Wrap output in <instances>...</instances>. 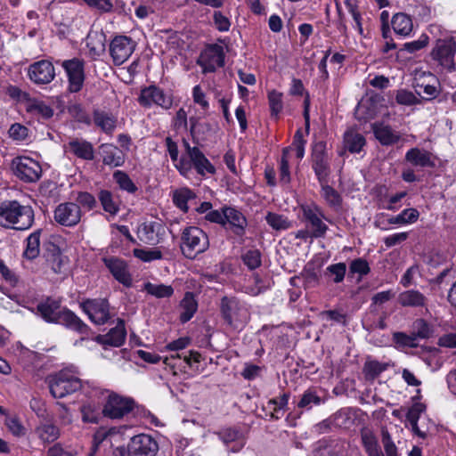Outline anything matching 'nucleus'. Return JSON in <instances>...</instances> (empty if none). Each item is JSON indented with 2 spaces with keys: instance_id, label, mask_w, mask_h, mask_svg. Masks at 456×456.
Masks as SVG:
<instances>
[{
  "instance_id": "f257e3e1",
  "label": "nucleus",
  "mask_w": 456,
  "mask_h": 456,
  "mask_svg": "<svg viewBox=\"0 0 456 456\" xmlns=\"http://www.w3.org/2000/svg\"><path fill=\"white\" fill-rule=\"evenodd\" d=\"M33 208L21 205L18 200H4L0 203V226L18 231L29 229L34 224Z\"/></svg>"
},
{
  "instance_id": "f03ea898",
  "label": "nucleus",
  "mask_w": 456,
  "mask_h": 456,
  "mask_svg": "<svg viewBox=\"0 0 456 456\" xmlns=\"http://www.w3.org/2000/svg\"><path fill=\"white\" fill-rule=\"evenodd\" d=\"M181 250L190 259L195 258L199 254L205 252L209 247L207 233L199 227H186L181 236Z\"/></svg>"
},
{
  "instance_id": "7ed1b4c3",
  "label": "nucleus",
  "mask_w": 456,
  "mask_h": 456,
  "mask_svg": "<svg viewBox=\"0 0 456 456\" xmlns=\"http://www.w3.org/2000/svg\"><path fill=\"white\" fill-rule=\"evenodd\" d=\"M50 393L54 398H63L82 387L81 380L67 370H62L46 379Z\"/></svg>"
},
{
  "instance_id": "20e7f679",
  "label": "nucleus",
  "mask_w": 456,
  "mask_h": 456,
  "mask_svg": "<svg viewBox=\"0 0 456 456\" xmlns=\"http://www.w3.org/2000/svg\"><path fill=\"white\" fill-rule=\"evenodd\" d=\"M456 54V42L452 37L439 38L436 41L430 53L432 61L438 67L447 72L456 70L454 57Z\"/></svg>"
},
{
  "instance_id": "39448f33",
  "label": "nucleus",
  "mask_w": 456,
  "mask_h": 456,
  "mask_svg": "<svg viewBox=\"0 0 456 456\" xmlns=\"http://www.w3.org/2000/svg\"><path fill=\"white\" fill-rule=\"evenodd\" d=\"M220 310L225 322L234 329L244 325L249 318L246 305L234 297H224L221 299Z\"/></svg>"
},
{
  "instance_id": "423d86ee",
  "label": "nucleus",
  "mask_w": 456,
  "mask_h": 456,
  "mask_svg": "<svg viewBox=\"0 0 456 456\" xmlns=\"http://www.w3.org/2000/svg\"><path fill=\"white\" fill-rule=\"evenodd\" d=\"M137 102L143 108L149 109L155 105L167 110L173 106V95L155 85H151L141 89Z\"/></svg>"
},
{
  "instance_id": "0eeeda50",
  "label": "nucleus",
  "mask_w": 456,
  "mask_h": 456,
  "mask_svg": "<svg viewBox=\"0 0 456 456\" xmlns=\"http://www.w3.org/2000/svg\"><path fill=\"white\" fill-rule=\"evenodd\" d=\"M13 174L16 177L25 183H35L42 175L40 164L29 157H16L11 164Z\"/></svg>"
},
{
  "instance_id": "6e6552de",
  "label": "nucleus",
  "mask_w": 456,
  "mask_h": 456,
  "mask_svg": "<svg viewBox=\"0 0 456 456\" xmlns=\"http://www.w3.org/2000/svg\"><path fill=\"white\" fill-rule=\"evenodd\" d=\"M311 167L319 183L329 182L331 174L330 158L326 151L325 143L322 142L315 143L313 147Z\"/></svg>"
},
{
  "instance_id": "1a4fd4ad",
  "label": "nucleus",
  "mask_w": 456,
  "mask_h": 456,
  "mask_svg": "<svg viewBox=\"0 0 456 456\" xmlns=\"http://www.w3.org/2000/svg\"><path fill=\"white\" fill-rule=\"evenodd\" d=\"M303 220L306 223V228L311 230L312 238L324 237L328 226L322 222L324 214L322 208L314 204H306L301 206Z\"/></svg>"
},
{
  "instance_id": "9d476101",
  "label": "nucleus",
  "mask_w": 456,
  "mask_h": 456,
  "mask_svg": "<svg viewBox=\"0 0 456 456\" xmlns=\"http://www.w3.org/2000/svg\"><path fill=\"white\" fill-rule=\"evenodd\" d=\"M85 64V61L77 57L61 61V67L68 77L70 93H77L82 89L86 78Z\"/></svg>"
},
{
  "instance_id": "9b49d317",
  "label": "nucleus",
  "mask_w": 456,
  "mask_h": 456,
  "mask_svg": "<svg viewBox=\"0 0 456 456\" xmlns=\"http://www.w3.org/2000/svg\"><path fill=\"white\" fill-rule=\"evenodd\" d=\"M80 307L96 325L105 324L110 319V304L105 298L86 299L80 303Z\"/></svg>"
},
{
  "instance_id": "f8f14e48",
  "label": "nucleus",
  "mask_w": 456,
  "mask_h": 456,
  "mask_svg": "<svg viewBox=\"0 0 456 456\" xmlns=\"http://www.w3.org/2000/svg\"><path fill=\"white\" fill-rule=\"evenodd\" d=\"M203 73L215 72L217 68L224 65V52L219 45H208L200 55L198 61Z\"/></svg>"
},
{
  "instance_id": "ddd939ff",
  "label": "nucleus",
  "mask_w": 456,
  "mask_h": 456,
  "mask_svg": "<svg viewBox=\"0 0 456 456\" xmlns=\"http://www.w3.org/2000/svg\"><path fill=\"white\" fill-rule=\"evenodd\" d=\"M134 42L126 36H117L110 44V54L115 65L123 64L133 53Z\"/></svg>"
},
{
  "instance_id": "4468645a",
  "label": "nucleus",
  "mask_w": 456,
  "mask_h": 456,
  "mask_svg": "<svg viewBox=\"0 0 456 456\" xmlns=\"http://www.w3.org/2000/svg\"><path fill=\"white\" fill-rule=\"evenodd\" d=\"M28 76L36 85H47L54 79L56 74L51 61L41 60L28 66Z\"/></svg>"
},
{
  "instance_id": "2eb2a0df",
  "label": "nucleus",
  "mask_w": 456,
  "mask_h": 456,
  "mask_svg": "<svg viewBox=\"0 0 456 456\" xmlns=\"http://www.w3.org/2000/svg\"><path fill=\"white\" fill-rule=\"evenodd\" d=\"M134 407V401L129 398H124L116 394L109 395L102 413L110 419H120L124 415L129 413Z\"/></svg>"
},
{
  "instance_id": "dca6fc26",
  "label": "nucleus",
  "mask_w": 456,
  "mask_h": 456,
  "mask_svg": "<svg viewBox=\"0 0 456 456\" xmlns=\"http://www.w3.org/2000/svg\"><path fill=\"white\" fill-rule=\"evenodd\" d=\"M431 82L437 83V80L430 72H421L414 78L415 92L425 101H431L439 94V89Z\"/></svg>"
},
{
  "instance_id": "f3484780",
  "label": "nucleus",
  "mask_w": 456,
  "mask_h": 456,
  "mask_svg": "<svg viewBox=\"0 0 456 456\" xmlns=\"http://www.w3.org/2000/svg\"><path fill=\"white\" fill-rule=\"evenodd\" d=\"M158 451V443L149 435L134 436L129 442L131 456H155Z\"/></svg>"
},
{
  "instance_id": "a211bd4d",
  "label": "nucleus",
  "mask_w": 456,
  "mask_h": 456,
  "mask_svg": "<svg viewBox=\"0 0 456 456\" xmlns=\"http://www.w3.org/2000/svg\"><path fill=\"white\" fill-rule=\"evenodd\" d=\"M54 219L64 226H74L81 219V209L77 203L60 204L54 210Z\"/></svg>"
},
{
  "instance_id": "6ab92c4d",
  "label": "nucleus",
  "mask_w": 456,
  "mask_h": 456,
  "mask_svg": "<svg viewBox=\"0 0 456 456\" xmlns=\"http://www.w3.org/2000/svg\"><path fill=\"white\" fill-rule=\"evenodd\" d=\"M184 146L187 158L190 159L192 167L196 169L199 175H213L216 172L215 167L209 162V160L205 157L203 152L198 147H191L185 141Z\"/></svg>"
},
{
  "instance_id": "aec40b11",
  "label": "nucleus",
  "mask_w": 456,
  "mask_h": 456,
  "mask_svg": "<svg viewBox=\"0 0 456 456\" xmlns=\"http://www.w3.org/2000/svg\"><path fill=\"white\" fill-rule=\"evenodd\" d=\"M102 261L114 278L126 287L132 285V278L126 262L115 256H106Z\"/></svg>"
},
{
  "instance_id": "412c9836",
  "label": "nucleus",
  "mask_w": 456,
  "mask_h": 456,
  "mask_svg": "<svg viewBox=\"0 0 456 456\" xmlns=\"http://www.w3.org/2000/svg\"><path fill=\"white\" fill-rule=\"evenodd\" d=\"M164 233L165 226L158 221L145 222L138 229L140 240L151 245L158 243Z\"/></svg>"
},
{
  "instance_id": "4be33fe9",
  "label": "nucleus",
  "mask_w": 456,
  "mask_h": 456,
  "mask_svg": "<svg viewBox=\"0 0 456 456\" xmlns=\"http://www.w3.org/2000/svg\"><path fill=\"white\" fill-rule=\"evenodd\" d=\"M404 159L411 166L416 167H434L436 166L433 159V154L425 150L418 147L410 149L406 153Z\"/></svg>"
},
{
  "instance_id": "5701e85b",
  "label": "nucleus",
  "mask_w": 456,
  "mask_h": 456,
  "mask_svg": "<svg viewBox=\"0 0 456 456\" xmlns=\"http://www.w3.org/2000/svg\"><path fill=\"white\" fill-rule=\"evenodd\" d=\"M371 126L375 138L383 146L394 145L401 139L400 134L395 131L389 125L375 122Z\"/></svg>"
},
{
  "instance_id": "b1692460",
  "label": "nucleus",
  "mask_w": 456,
  "mask_h": 456,
  "mask_svg": "<svg viewBox=\"0 0 456 456\" xmlns=\"http://www.w3.org/2000/svg\"><path fill=\"white\" fill-rule=\"evenodd\" d=\"M59 324L64 325L69 330H72L81 335H89L91 329L77 315H76L69 309H63L61 316H59Z\"/></svg>"
},
{
  "instance_id": "393cba45",
  "label": "nucleus",
  "mask_w": 456,
  "mask_h": 456,
  "mask_svg": "<svg viewBox=\"0 0 456 456\" xmlns=\"http://www.w3.org/2000/svg\"><path fill=\"white\" fill-rule=\"evenodd\" d=\"M66 149L83 160H93L94 159V149L93 144L81 138L71 139L66 145Z\"/></svg>"
},
{
  "instance_id": "a878e982",
  "label": "nucleus",
  "mask_w": 456,
  "mask_h": 456,
  "mask_svg": "<svg viewBox=\"0 0 456 456\" xmlns=\"http://www.w3.org/2000/svg\"><path fill=\"white\" fill-rule=\"evenodd\" d=\"M100 154L102 158V163L110 167H121L125 163V154L114 144H102L100 146Z\"/></svg>"
},
{
  "instance_id": "bb28decb",
  "label": "nucleus",
  "mask_w": 456,
  "mask_h": 456,
  "mask_svg": "<svg viewBox=\"0 0 456 456\" xmlns=\"http://www.w3.org/2000/svg\"><path fill=\"white\" fill-rule=\"evenodd\" d=\"M37 309L45 321L54 323L58 322L59 316H61L62 312L61 310V301L51 297H47L40 302Z\"/></svg>"
},
{
  "instance_id": "cd10ccee",
  "label": "nucleus",
  "mask_w": 456,
  "mask_h": 456,
  "mask_svg": "<svg viewBox=\"0 0 456 456\" xmlns=\"http://www.w3.org/2000/svg\"><path fill=\"white\" fill-rule=\"evenodd\" d=\"M224 217L226 227L232 231L238 236L245 233L247 219L241 212L233 208H224Z\"/></svg>"
},
{
  "instance_id": "c85d7f7f",
  "label": "nucleus",
  "mask_w": 456,
  "mask_h": 456,
  "mask_svg": "<svg viewBox=\"0 0 456 456\" xmlns=\"http://www.w3.org/2000/svg\"><path fill=\"white\" fill-rule=\"evenodd\" d=\"M223 443L231 446L230 450L233 452H239L245 444L242 433L234 428H225L217 433Z\"/></svg>"
},
{
  "instance_id": "c756f323",
  "label": "nucleus",
  "mask_w": 456,
  "mask_h": 456,
  "mask_svg": "<svg viewBox=\"0 0 456 456\" xmlns=\"http://www.w3.org/2000/svg\"><path fill=\"white\" fill-rule=\"evenodd\" d=\"M126 330L124 322L122 320H118V324L110 330V331L106 335H98L95 338V341L100 344H107L113 346H120L125 341L126 338Z\"/></svg>"
},
{
  "instance_id": "7c9ffc66",
  "label": "nucleus",
  "mask_w": 456,
  "mask_h": 456,
  "mask_svg": "<svg viewBox=\"0 0 456 456\" xmlns=\"http://www.w3.org/2000/svg\"><path fill=\"white\" fill-rule=\"evenodd\" d=\"M46 262L55 273L64 272L67 264V257L61 254L60 248L54 243H49L45 252Z\"/></svg>"
},
{
  "instance_id": "2f4dec72",
  "label": "nucleus",
  "mask_w": 456,
  "mask_h": 456,
  "mask_svg": "<svg viewBox=\"0 0 456 456\" xmlns=\"http://www.w3.org/2000/svg\"><path fill=\"white\" fill-rule=\"evenodd\" d=\"M428 299L417 289L405 290L399 294L398 303L403 307H427Z\"/></svg>"
},
{
  "instance_id": "473e14b6",
  "label": "nucleus",
  "mask_w": 456,
  "mask_h": 456,
  "mask_svg": "<svg viewBox=\"0 0 456 456\" xmlns=\"http://www.w3.org/2000/svg\"><path fill=\"white\" fill-rule=\"evenodd\" d=\"M35 433L45 444L53 443L60 436L59 428L51 419L40 421L35 429Z\"/></svg>"
},
{
  "instance_id": "72a5a7b5",
  "label": "nucleus",
  "mask_w": 456,
  "mask_h": 456,
  "mask_svg": "<svg viewBox=\"0 0 456 456\" xmlns=\"http://www.w3.org/2000/svg\"><path fill=\"white\" fill-rule=\"evenodd\" d=\"M106 36L102 32H91L87 36L86 46L89 49V54L96 59L105 52Z\"/></svg>"
},
{
  "instance_id": "f704fd0d",
  "label": "nucleus",
  "mask_w": 456,
  "mask_h": 456,
  "mask_svg": "<svg viewBox=\"0 0 456 456\" xmlns=\"http://www.w3.org/2000/svg\"><path fill=\"white\" fill-rule=\"evenodd\" d=\"M391 26L395 34L407 37L413 28L411 17L404 12H397L391 19Z\"/></svg>"
},
{
  "instance_id": "c9c22d12",
  "label": "nucleus",
  "mask_w": 456,
  "mask_h": 456,
  "mask_svg": "<svg viewBox=\"0 0 456 456\" xmlns=\"http://www.w3.org/2000/svg\"><path fill=\"white\" fill-rule=\"evenodd\" d=\"M366 143L364 136L350 128L344 134V147L351 153H359Z\"/></svg>"
},
{
  "instance_id": "e433bc0d",
  "label": "nucleus",
  "mask_w": 456,
  "mask_h": 456,
  "mask_svg": "<svg viewBox=\"0 0 456 456\" xmlns=\"http://www.w3.org/2000/svg\"><path fill=\"white\" fill-rule=\"evenodd\" d=\"M94 123L102 132L112 134L117 126V118L110 113L102 110H95L93 115Z\"/></svg>"
},
{
  "instance_id": "4c0bfd02",
  "label": "nucleus",
  "mask_w": 456,
  "mask_h": 456,
  "mask_svg": "<svg viewBox=\"0 0 456 456\" xmlns=\"http://www.w3.org/2000/svg\"><path fill=\"white\" fill-rule=\"evenodd\" d=\"M180 307L182 312L179 319L181 322L185 323L192 318L198 308V303L193 293L186 292L184 294V297L180 303Z\"/></svg>"
},
{
  "instance_id": "58836bf2",
  "label": "nucleus",
  "mask_w": 456,
  "mask_h": 456,
  "mask_svg": "<svg viewBox=\"0 0 456 456\" xmlns=\"http://www.w3.org/2000/svg\"><path fill=\"white\" fill-rule=\"evenodd\" d=\"M98 200L103 210L111 216H115L119 211L118 197L109 190H101L98 192Z\"/></svg>"
},
{
  "instance_id": "ea45409f",
  "label": "nucleus",
  "mask_w": 456,
  "mask_h": 456,
  "mask_svg": "<svg viewBox=\"0 0 456 456\" xmlns=\"http://www.w3.org/2000/svg\"><path fill=\"white\" fill-rule=\"evenodd\" d=\"M40 235L41 230L32 232L26 240L27 245L23 252V256L28 260L36 259L40 253Z\"/></svg>"
},
{
  "instance_id": "a19ab883",
  "label": "nucleus",
  "mask_w": 456,
  "mask_h": 456,
  "mask_svg": "<svg viewBox=\"0 0 456 456\" xmlns=\"http://www.w3.org/2000/svg\"><path fill=\"white\" fill-rule=\"evenodd\" d=\"M389 366L388 362H380L377 360L368 359L363 365L362 372L367 380H374Z\"/></svg>"
},
{
  "instance_id": "79ce46f5",
  "label": "nucleus",
  "mask_w": 456,
  "mask_h": 456,
  "mask_svg": "<svg viewBox=\"0 0 456 456\" xmlns=\"http://www.w3.org/2000/svg\"><path fill=\"white\" fill-rule=\"evenodd\" d=\"M113 179L118 185L119 189L128 193L134 194L137 191L138 187L132 181L129 175L121 170H117L113 173Z\"/></svg>"
},
{
  "instance_id": "37998d69",
  "label": "nucleus",
  "mask_w": 456,
  "mask_h": 456,
  "mask_svg": "<svg viewBox=\"0 0 456 456\" xmlns=\"http://www.w3.org/2000/svg\"><path fill=\"white\" fill-rule=\"evenodd\" d=\"M329 182L320 183L322 188V195L326 202L334 208H338L342 204V198L340 194L331 186L328 184Z\"/></svg>"
},
{
  "instance_id": "c03bdc74",
  "label": "nucleus",
  "mask_w": 456,
  "mask_h": 456,
  "mask_svg": "<svg viewBox=\"0 0 456 456\" xmlns=\"http://www.w3.org/2000/svg\"><path fill=\"white\" fill-rule=\"evenodd\" d=\"M419 216V213L416 208H406L399 215L392 216L388 219L390 224H407L415 223Z\"/></svg>"
},
{
  "instance_id": "a18cd8bd",
  "label": "nucleus",
  "mask_w": 456,
  "mask_h": 456,
  "mask_svg": "<svg viewBox=\"0 0 456 456\" xmlns=\"http://www.w3.org/2000/svg\"><path fill=\"white\" fill-rule=\"evenodd\" d=\"M194 198L195 193L191 190L188 188H183L174 192L173 201L177 208H179L183 212H187V202L188 200Z\"/></svg>"
},
{
  "instance_id": "49530a36",
  "label": "nucleus",
  "mask_w": 456,
  "mask_h": 456,
  "mask_svg": "<svg viewBox=\"0 0 456 456\" xmlns=\"http://www.w3.org/2000/svg\"><path fill=\"white\" fill-rule=\"evenodd\" d=\"M346 273L345 263H338L329 265L326 268L325 275L333 282L340 283L344 281Z\"/></svg>"
},
{
  "instance_id": "de8ad7c7",
  "label": "nucleus",
  "mask_w": 456,
  "mask_h": 456,
  "mask_svg": "<svg viewBox=\"0 0 456 456\" xmlns=\"http://www.w3.org/2000/svg\"><path fill=\"white\" fill-rule=\"evenodd\" d=\"M289 148H284L280 161L279 167V181L281 184L287 185L290 183V172L289 166Z\"/></svg>"
},
{
  "instance_id": "09e8293b",
  "label": "nucleus",
  "mask_w": 456,
  "mask_h": 456,
  "mask_svg": "<svg viewBox=\"0 0 456 456\" xmlns=\"http://www.w3.org/2000/svg\"><path fill=\"white\" fill-rule=\"evenodd\" d=\"M145 290L148 294H151L158 298L170 297L174 293L172 286L164 284H153L148 282L144 286Z\"/></svg>"
},
{
  "instance_id": "8fccbe9b",
  "label": "nucleus",
  "mask_w": 456,
  "mask_h": 456,
  "mask_svg": "<svg viewBox=\"0 0 456 456\" xmlns=\"http://www.w3.org/2000/svg\"><path fill=\"white\" fill-rule=\"evenodd\" d=\"M267 224L274 230H287L291 226V223L283 215L269 212L265 216Z\"/></svg>"
},
{
  "instance_id": "3c124183",
  "label": "nucleus",
  "mask_w": 456,
  "mask_h": 456,
  "mask_svg": "<svg viewBox=\"0 0 456 456\" xmlns=\"http://www.w3.org/2000/svg\"><path fill=\"white\" fill-rule=\"evenodd\" d=\"M321 403L322 398L317 395L316 390L310 388L304 392L297 406L299 408L310 410L313 406L319 405Z\"/></svg>"
},
{
  "instance_id": "603ef678",
  "label": "nucleus",
  "mask_w": 456,
  "mask_h": 456,
  "mask_svg": "<svg viewBox=\"0 0 456 456\" xmlns=\"http://www.w3.org/2000/svg\"><path fill=\"white\" fill-rule=\"evenodd\" d=\"M413 334L417 338H429L433 335L431 325L424 319H417L412 325Z\"/></svg>"
},
{
  "instance_id": "864d4df0",
  "label": "nucleus",
  "mask_w": 456,
  "mask_h": 456,
  "mask_svg": "<svg viewBox=\"0 0 456 456\" xmlns=\"http://www.w3.org/2000/svg\"><path fill=\"white\" fill-rule=\"evenodd\" d=\"M370 272L368 262L363 258H356L351 261L349 265V276L354 274H359L358 281L364 275H367Z\"/></svg>"
},
{
  "instance_id": "5fc2aeb1",
  "label": "nucleus",
  "mask_w": 456,
  "mask_h": 456,
  "mask_svg": "<svg viewBox=\"0 0 456 456\" xmlns=\"http://www.w3.org/2000/svg\"><path fill=\"white\" fill-rule=\"evenodd\" d=\"M288 401H289V396L286 394H284L280 398L271 399L267 403V407H271L272 404L280 403V406H278V407L274 406L273 411L270 412V417L273 419H279L283 416L284 411H285V407L288 404Z\"/></svg>"
},
{
  "instance_id": "6e6d98bb",
  "label": "nucleus",
  "mask_w": 456,
  "mask_h": 456,
  "mask_svg": "<svg viewBox=\"0 0 456 456\" xmlns=\"http://www.w3.org/2000/svg\"><path fill=\"white\" fill-rule=\"evenodd\" d=\"M395 101L398 104L411 106L419 104L421 101L411 91L399 89L395 93Z\"/></svg>"
},
{
  "instance_id": "4d7b16f0",
  "label": "nucleus",
  "mask_w": 456,
  "mask_h": 456,
  "mask_svg": "<svg viewBox=\"0 0 456 456\" xmlns=\"http://www.w3.org/2000/svg\"><path fill=\"white\" fill-rule=\"evenodd\" d=\"M361 441L365 452L380 447L374 433L366 428L361 430Z\"/></svg>"
},
{
  "instance_id": "13d9d810",
  "label": "nucleus",
  "mask_w": 456,
  "mask_h": 456,
  "mask_svg": "<svg viewBox=\"0 0 456 456\" xmlns=\"http://www.w3.org/2000/svg\"><path fill=\"white\" fill-rule=\"evenodd\" d=\"M268 100L272 116L278 117L283 108L282 94L273 90L268 94Z\"/></svg>"
},
{
  "instance_id": "bf43d9fd",
  "label": "nucleus",
  "mask_w": 456,
  "mask_h": 456,
  "mask_svg": "<svg viewBox=\"0 0 456 456\" xmlns=\"http://www.w3.org/2000/svg\"><path fill=\"white\" fill-rule=\"evenodd\" d=\"M133 253L135 257H137L138 259H140L143 262H151L152 260H157V259L162 258V253L160 250H158V249L134 248Z\"/></svg>"
},
{
  "instance_id": "052dcab7",
  "label": "nucleus",
  "mask_w": 456,
  "mask_h": 456,
  "mask_svg": "<svg viewBox=\"0 0 456 456\" xmlns=\"http://www.w3.org/2000/svg\"><path fill=\"white\" fill-rule=\"evenodd\" d=\"M244 264L251 270L261 265V253L258 249H250L242 256Z\"/></svg>"
},
{
  "instance_id": "680f3d73",
  "label": "nucleus",
  "mask_w": 456,
  "mask_h": 456,
  "mask_svg": "<svg viewBox=\"0 0 456 456\" xmlns=\"http://www.w3.org/2000/svg\"><path fill=\"white\" fill-rule=\"evenodd\" d=\"M326 451L328 456H347V444L342 440L332 441Z\"/></svg>"
},
{
  "instance_id": "e2e57ef3",
  "label": "nucleus",
  "mask_w": 456,
  "mask_h": 456,
  "mask_svg": "<svg viewBox=\"0 0 456 456\" xmlns=\"http://www.w3.org/2000/svg\"><path fill=\"white\" fill-rule=\"evenodd\" d=\"M5 425L7 426L9 431L16 436H22L26 433L24 426L17 417L6 418Z\"/></svg>"
},
{
  "instance_id": "0e129e2a",
  "label": "nucleus",
  "mask_w": 456,
  "mask_h": 456,
  "mask_svg": "<svg viewBox=\"0 0 456 456\" xmlns=\"http://www.w3.org/2000/svg\"><path fill=\"white\" fill-rule=\"evenodd\" d=\"M416 339L417 338L413 333L411 335H407L403 332L394 333V340L403 346L416 347Z\"/></svg>"
},
{
  "instance_id": "69168bd1",
  "label": "nucleus",
  "mask_w": 456,
  "mask_h": 456,
  "mask_svg": "<svg viewBox=\"0 0 456 456\" xmlns=\"http://www.w3.org/2000/svg\"><path fill=\"white\" fill-rule=\"evenodd\" d=\"M8 134L13 140L22 141L28 136V128L19 123H14L11 126Z\"/></svg>"
},
{
  "instance_id": "338daca9",
  "label": "nucleus",
  "mask_w": 456,
  "mask_h": 456,
  "mask_svg": "<svg viewBox=\"0 0 456 456\" xmlns=\"http://www.w3.org/2000/svg\"><path fill=\"white\" fill-rule=\"evenodd\" d=\"M77 202L78 206L81 205L82 207L87 208L89 210L93 209L97 204L95 198L86 191L77 194Z\"/></svg>"
},
{
  "instance_id": "774afa93",
  "label": "nucleus",
  "mask_w": 456,
  "mask_h": 456,
  "mask_svg": "<svg viewBox=\"0 0 456 456\" xmlns=\"http://www.w3.org/2000/svg\"><path fill=\"white\" fill-rule=\"evenodd\" d=\"M82 419L87 423H96L98 421V413L91 404L83 405L81 408Z\"/></svg>"
}]
</instances>
